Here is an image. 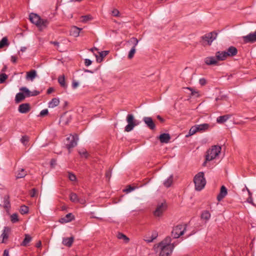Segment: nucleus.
<instances>
[{"mask_svg":"<svg viewBox=\"0 0 256 256\" xmlns=\"http://www.w3.org/2000/svg\"><path fill=\"white\" fill-rule=\"evenodd\" d=\"M30 21L36 24L40 30L46 28L49 24V21L46 19H42L37 14L31 13L29 16Z\"/></svg>","mask_w":256,"mask_h":256,"instance_id":"1","label":"nucleus"},{"mask_svg":"<svg viewBox=\"0 0 256 256\" xmlns=\"http://www.w3.org/2000/svg\"><path fill=\"white\" fill-rule=\"evenodd\" d=\"M195 188L196 190L200 191L202 190L206 184V180L204 176V172H199L194 178Z\"/></svg>","mask_w":256,"mask_h":256,"instance_id":"2","label":"nucleus"},{"mask_svg":"<svg viewBox=\"0 0 256 256\" xmlns=\"http://www.w3.org/2000/svg\"><path fill=\"white\" fill-rule=\"evenodd\" d=\"M221 146H213L210 148L208 150L206 155V161H210L214 158L220 154L221 152Z\"/></svg>","mask_w":256,"mask_h":256,"instance_id":"3","label":"nucleus"},{"mask_svg":"<svg viewBox=\"0 0 256 256\" xmlns=\"http://www.w3.org/2000/svg\"><path fill=\"white\" fill-rule=\"evenodd\" d=\"M158 248H160V256H168L172 252L174 248V244H164V242L159 243L157 246Z\"/></svg>","mask_w":256,"mask_h":256,"instance_id":"4","label":"nucleus"},{"mask_svg":"<svg viewBox=\"0 0 256 256\" xmlns=\"http://www.w3.org/2000/svg\"><path fill=\"white\" fill-rule=\"evenodd\" d=\"M210 127V125L208 124H196L194 126H192L188 134V135H186V137H188L191 136L196 132H203L207 130Z\"/></svg>","mask_w":256,"mask_h":256,"instance_id":"5","label":"nucleus"},{"mask_svg":"<svg viewBox=\"0 0 256 256\" xmlns=\"http://www.w3.org/2000/svg\"><path fill=\"white\" fill-rule=\"evenodd\" d=\"M186 230V226L179 224L174 228L172 232V236L174 238H178L182 236Z\"/></svg>","mask_w":256,"mask_h":256,"instance_id":"6","label":"nucleus"},{"mask_svg":"<svg viewBox=\"0 0 256 256\" xmlns=\"http://www.w3.org/2000/svg\"><path fill=\"white\" fill-rule=\"evenodd\" d=\"M126 122L128 124L125 127V131L129 132L133 130L134 127L136 126L138 124L136 122V120L134 119L133 114H128L126 116Z\"/></svg>","mask_w":256,"mask_h":256,"instance_id":"7","label":"nucleus"},{"mask_svg":"<svg viewBox=\"0 0 256 256\" xmlns=\"http://www.w3.org/2000/svg\"><path fill=\"white\" fill-rule=\"evenodd\" d=\"M66 140L68 142L66 144V147L70 150L77 145L78 140V135L77 134H70L69 137L67 138Z\"/></svg>","mask_w":256,"mask_h":256,"instance_id":"8","label":"nucleus"},{"mask_svg":"<svg viewBox=\"0 0 256 256\" xmlns=\"http://www.w3.org/2000/svg\"><path fill=\"white\" fill-rule=\"evenodd\" d=\"M217 36V33L212 32L206 34L202 37L203 40L206 42L208 44L210 45L212 42L216 38Z\"/></svg>","mask_w":256,"mask_h":256,"instance_id":"9","label":"nucleus"},{"mask_svg":"<svg viewBox=\"0 0 256 256\" xmlns=\"http://www.w3.org/2000/svg\"><path fill=\"white\" fill-rule=\"evenodd\" d=\"M242 39L245 43H253L256 42V30L253 33H250L246 36H244Z\"/></svg>","mask_w":256,"mask_h":256,"instance_id":"10","label":"nucleus"},{"mask_svg":"<svg viewBox=\"0 0 256 256\" xmlns=\"http://www.w3.org/2000/svg\"><path fill=\"white\" fill-rule=\"evenodd\" d=\"M166 204L162 203L160 204L158 206L156 210L154 212V214L155 216H161L163 212L166 210Z\"/></svg>","mask_w":256,"mask_h":256,"instance_id":"11","label":"nucleus"},{"mask_svg":"<svg viewBox=\"0 0 256 256\" xmlns=\"http://www.w3.org/2000/svg\"><path fill=\"white\" fill-rule=\"evenodd\" d=\"M143 121L146 126L150 130H154L156 125L151 117L145 116L143 118Z\"/></svg>","mask_w":256,"mask_h":256,"instance_id":"12","label":"nucleus"},{"mask_svg":"<svg viewBox=\"0 0 256 256\" xmlns=\"http://www.w3.org/2000/svg\"><path fill=\"white\" fill-rule=\"evenodd\" d=\"M228 194L227 189L225 186H222L220 188V192L216 197L218 202H220Z\"/></svg>","mask_w":256,"mask_h":256,"instance_id":"13","label":"nucleus"},{"mask_svg":"<svg viewBox=\"0 0 256 256\" xmlns=\"http://www.w3.org/2000/svg\"><path fill=\"white\" fill-rule=\"evenodd\" d=\"M30 105L28 103L20 104L18 106V111L22 114H26L30 110Z\"/></svg>","mask_w":256,"mask_h":256,"instance_id":"14","label":"nucleus"},{"mask_svg":"<svg viewBox=\"0 0 256 256\" xmlns=\"http://www.w3.org/2000/svg\"><path fill=\"white\" fill-rule=\"evenodd\" d=\"M204 62L208 66L217 65L218 62L215 56H208L204 59Z\"/></svg>","mask_w":256,"mask_h":256,"instance_id":"15","label":"nucleus"},{"mask_svg":"<svg viewBox=\"0 0 256 256\" xmlns=\"http://www.w3.org/2000/svg\"><path fill=\"white\" fill-rule=\"evenodd\" d=\"M225 52L227 57L234 56H236L238 54V50L234 46H230L227 49L226 51Z\"/></svg>","mask_w":256,"mask_h":256,"instance_id":"16","label":"nucleus"},{"mask_svg":"<svg viewBox=\"0 0 256 256\" xmlns=\"http://www.w3.org/2000/svg\"><path fill=\"white\" fill-rule=\"evenodd\" d=\"M74 219V216L72 213H68L64 217L61 218L59 221L62 224H64L70 222Z\"/></svg>","mask_w":256,"mask_h":256,"instance_id":"17","label":"nucleus"},{"mask_svg":"<svg viewBox=\"0 0 256 256\" xmlns=\"http://www.w3.org/2000/svg\"><path fill=\"white\" fill-rule=\"evenodd\" d=\"M216 57L218 62L224 60L228 58L225 51L217 52L216 53Z\"/></svg>","mask_w":256,"mask_h":256,"instance_id":"18","label":"nucleus"},{"mask_svg":"<svg viewBox=\"0 0 256 256\" xmlns=\"http://www.w3.org/2000/svg\"><path fill=\"white\" fill-rule=\"evenodd\" d=\"M158 138L160 142L167 144L170 139V136L168 134L164 133L159 136Z\"/></svg>","mask_w":256,"mask_h":256,"instance_id":"19","label":"nucleus"},{"mask_svg":"<svg viewBox=\"0 0 256 256\" xmlns=\"http://www.w3.org/2000/svg\"><path fill=\"white\" fill-rule=\"evenodd\" d=\"M37 76L36 72L34 70H32L26 72V78L28 80L32 81Z\"/></svg>","mask_w":256,"mask_h":256,"instance_id":"20","label":"nucleus"},{"mask_svg":"<svg viewBox=\"0 0 256 256\" xmlns=\"http://www.w3.org/2000/svg\"><path fill=\"white\" fill-rule=\"evenodd\" d=\"M82 30V28H81L74 26L71 28L70 30V34L74 37H78L79 36L80 32Z\"/></svg>","mask_w":256,"mask_h":256,"instance_id":"21","label":"nucleus"},{"mask_svg":"<svg viewBox=\"0 0 256 256\" xmlns=\"http://www.w3.org/2000/svg\"><path fill=\"white\" fill-rule=\"evenodd\" d=\"M74 238L72 236L70 238H64L62 240V244L68 247H70L72 246L73 242H74Z\"/></svg>","mask_w":256,"mask_h":256,"instance_id":"22","label":"nucleus"},{"mask_svg":"<svg viewBox=\"0 0 256 256\" xmlns=\"http://www.w3.org/2000/svg\"><path fill=\"white\" fill-rule=\"evenodd\" d=\"M9 196L6 194L4 196V208L6 210V211H8L10 208V202L9 200Z\"/></svg>","mask_w":256,"mask_h":256,"instance_id":"23","label":"nucleus"},{"mask_svg":"<svg viewBox=\"0 0 256 256\" xmlns=\"http://www.w3.org/2000/svg\"><path fill=\"white\" fill-rule=\"evenodd\" d=\"M26 172L24 168H20L16 172V178H24L26 175Z\"/></svg>","mask_w":256,"mask_h":256,"instance_id":"24","label":"nucleus"},{"mask_svg":"<svg viewBox=\"0 0 256 256\" xmlns=\"http://www.w3.org/2000/svg\"><path fill=\"white\" fill-rule=\"evenodd\" d=\"M60 104V100L58 98H53L48 103V107L54 108L58 106Z\"/></svg>","mask_w":256,"mask_h":256,"instance_id":"25","label":"nucleus"},{"mask_svg":"<svg viewBox=\"0 0 256 256\" xmlns=\"http://www.w3.org/2000/svg\"><path fill=\"white\" fill-rule=\"evenodd\" d=\"M230 118V115L226 114L220 116L217 118L216 122L219 124H222L226 122L228 119Z\"/></svg>","mask_w":256,"mask_h":256,"instance_id":"26","label":"nucleus"},{"mask_svg":"<svg viewBox=\"0 0 256 256\" xmlns=\"http://www.w3.org/2000/svg\"><path fill=\"white\" fill-rule=\"evenodd\" d=\"M9 231L10 228L8 227L4 228L3 232L2 234V242H4V240H6L8 238Z\"/></svg>","mask_w":256,"mask_h":256,"instance_id":"27","label":"nucleus"},{"mask_svg":"<svg viewBox=\"0 0 256 256\" xmlns=\"http://www.w3.org/2000/svg\"><path fill=\"white\" fill-rule=\"evenodd\" d=\"M26 98V96L22 92L18 93L15 98V101L16 103H19L24 100Z\"/></svg>","mask_w":256,"mask_h":256,"instance_id":"28","label":"nucleus"},{"mask_svg":"<svg viewBox=\"0 0 256 256\" xmlns=\"http://www.w3.org/2000/svg\"><path fill=\"white\" fill-rule=\"evenodd\" d=\"M10 44L7 37H4L0 41V48H2L4 46H8Z\"/></svg>","mask_w":256,"mask_h":256,"instance_id":"29","label":"nucleus"},{"mask_svg":"<svg viewBox=\"0 0 256 256\" xmlns=\"http://www.w3.org/2000/svg\"><path fill=\"white\" fill-rule=\"evenodd\" d=\"M173 182V176L172 175L170 176L164 182V186L168 188L171 186Z\"/></svg>","mask_w":256,"mask_h":256,"instance_id":"30","label":"nucleus"},{"mask_svg":"<svg viewBox=\"0 0 256 256\" xmlns=\"http://www.w3.org/2000/svg\"><path fill=\"white\" fill-rule=\"evenodd\" d=\"M31 240L32 237L30 235L26 234H25V238L22 242L21 245L22 246H26L31 241Z\"/></svg>","mask_w":256,"mask_h":256,"instance_id":"31","label":"nucleus"},{"mask_svg":"<svg viewBox=\"0 0 256 256\" xmlns=\"http://www.w3.org/2000/svg\"><path fill=\"white\" fill-rule=\"evenodd\" d=\"M58 82L62 87L66 88V85L65 82V78L64 75L60 76L58 78Z\"/></svg>","mask_w":256,"mask_h":256,"instance_id":"32","label":"nucleus"},{"mask_svg":"<svg viewBox=\"0 0 256 256\" xmlns=\"http://www.w3.org/2000/svg\"><path fill=\"white\" fill-rule=\"evenodd\" d=\"M201 218L202 219L208 220L210 218V214L208 211L204 210L202 212Z\"/></svg>","mask_w":256,"mask_h":256,"instance_id":"33","label":"nucleus"},{"mask_svg":"<svg viewBox=\"0 0 256 256\" xmlns=\"http://www.w3.org/2000/svg\"><path fill=\"white\" fill-rule=\"evenodd\" d=\"M117 237L118 239L124 240L126 242H129V238L124 234L121 232H118L117 235Z\"/></svg>","mask_w":256,"mask_h":256,"instance_id":"34","label":"nucleus"},{"mask_svg":"<svg viewBox=\"0 0 256 256\" xmlns=\"http://www.w3.org/2000/svg\"><path fill=\"white\" fill-rule=\"evenodd\" d=\"M158 236V234L156 232L153 233L152 236L150 238L146 237L144 239L145 241L147 242H151L155 240Z\"/></svg>","mask_w":256,"mask_h":256,"instance_id":"35","label":"nucleus"},{"mask_svg":"<svg viewBox=\"0 0 256 256\" xmlns=\"http://www.w3.org/2000/svg\"><path fill=\"white\" fill-rule=\"evenodd\" d=\"M70 198L72 202H78V198L76 193L72 192L70 194Z\"/></svg>","mask_w":256,"mask_h":256,"instance_id":"36","label":"nucleus"},{"mask_svg":"<svg viewBox=\"0 0 256 256\" xmlns=\"http://www.w3.org/2000/svg\"><path fill=\"white\" fill-rule=\"evenodd\" d=\"M128 43H132L133 44L132 48H136V46L138 45V40L134 37H132L128 42Z\"/></svg>","mask_w":256,"mask_h":256,"instance_id":"37","label":"nucleus"},{"mask_svg":"<svg viewBox=\"0 0 256 256\" xmlns=\"http://www.w3.org/2000/svg\"><path fill=\"white\" fill-rule=\"evenodd\" d=\"M20 212L22 214H26L28 212V208L25 205H23L20 206Z\"/></svg>","mask_w":256,"mask_h":256,"instance_id":"38","label":"nucleus"},{"mask_svg":"<svg viewBox=\"0 0 256 256\" xmlns=\"http://www.w3.org/2000/svg\"><path fill=\"white\" fill-rule=\"evenodd\" d=\"M78 153L82 157H84L86 158H88L89 156L88 152L86 150H84V149L80 150L78 151Z\"/></svg>","mask_w":256,"mask_h":256,"instance_id":"39","label":"nucleus"},{"mask_svg":"<svg viewBox=\"0 0 256 256\" xmlns=\"http://www.w3.org/2000/svg\"><path fill=\"white\" fill-rule=\"evenodd\" d=\"M30 140V138L27 136H24L22 137L20 139V142L24 146H26L28 141Z\"/></svg>","mask_w":256,"mask_h":256,"instance_id":"40","label":"nucleus"},{"mask_svg":"<svg viewBox=\"0 0 256 256\" xmlns=\"http://www.w3.org/2000/svg\"><path fill=\"white\" fill-rule=\"evenodd\" d=\"M20 90L23 91L25 93L24 96H26V97L31 96L30 91L28 88L26 87H22L21 88H20Z\"/></svg>","mask_w":256,"mask_h":256,"instance_id":"41","label":"nucleus"},{"mask_svg":"<svg viewBox=\"0 0 256 256\" xmlns=\"http://www.w3.org/2000/svg\"><path fill=\"white\" fill-rule=\"evenodd\" d=\"M10 220L12 223H16L18 221V215L17 214L14 213L11 215Z\"/></svg>","mask_w":256,"mask_h":256,"instance_id":"42","label":"nucleus"},{"mask_svg":"<svg viewBox=\"0 0 256 256\" xmlns=\"http://www.w3.org/2000/svg\"><path fill=\"white\" fill-rule=\"evenodd\" d=\"M136 50L134 48H131V50L129 52L128 56V57L129 59H132L134 57V54L136 52Z\"/></svg>","mask_w":256,"mask_h":256,"instance_id":"43","label":"nucleus"},{"mask_svg":"<svg viewBox=\"0 0 256 256\" xmlns=\"http://www.w3.org/2000/svg\"><path fill=\"white\" fill-rule=\"evenodd\" d=\"M8 76L5 74H0V84H2L7 79Z\"/></svg>","mask_w":256,"mask_h":256,"instance_id":"44","label":"nucleus"},{"mask_svg":"<svg viewBox=\"0 0 256 256\" xmlns=\"http://www.w3.org/2000/svg\"><path fill=\"white\" fill-rule=\"evenodd\" d=\"M68 177L71 181H75L76 179V176L72 172H68Z\"/></svg>","mask_w":256,"mask_h":256,"instance_id":"45","label":"nucleus"},{"mask_svg":"<svg viewBox=\"0 0 256 256\" xmlns=\"http://www.w3.org/2000/svg\"><path fill=\"white\" fill-rule=\"evenodd\" d=\"M91 18H92V17L89 15L84 16H82V22H86L91 20Z\"/></svg>","mask_w":256,"mask_h":256,"instance_id":"46","label":"nucleus"},{"mask_svg":"<svg viewBox=\"0 0 256 256\" xmlns=\"http://www.w3.org/2000/svg\"><path fill=\"white\" fill-rule=\"evenodd\" d=\"M48 109L42 110L40 114V116H44L47 115L48 114Z\"/></svg>","mask_w":256,"mask_h":256,"instance_id":"47","label":"nucleus"},{"mask_svg":"<svg viewBox=\"0 0 256 256\" xmlns=\"http://www.w3.org/2000/svg\"><path fill=\"white\" fill-rule=\"evenodd\" d=\"M108 54V51L104 50L100 52V56L103 59L104 57L107 56Z\"/></svg>","mask_w":256,"mask_h":256,"instance_id":"48","label":"nucleus"},{"mask_svg":"<svg viewBox=\"0 0 256 256\" xmlns=\"http://www.w3.org/2000/svg\"><path fill=\"white\" fill-rule=\"evenodd\" d=\"M171 238L170 237H166L165 240L162 242H164V244H170Z\"/></svg>","mask_w":256,"mask_h":256,"instance_id":"49","label":"nucleus"},{"mask_svg":"<svg viewBox=\"0 0 256 256\" xmlns=\"http://www.w3.org/2000/svg\"><path fill=\"white\" fill-rule=\"evenodd\" d=\"M112 15L114 16H118L120 14L119 11L117 9H114L112 12Z\"/></svg>","mask_w":256,"mask_h":256,"instance_id":"50","label":"nucleus"},{"mask_svg":"<svg viewBox=\"0 0 256 256\" xmlns=\"http://www.w3.org/2000/svg\"><path fill=\"white\" fill-rule=\"evenodd\" d=\"M37 194V190L36 188H32V191L30 192V195L31 197H34L36 196V194Z\"/></svg>","mask_w":256,"mask_h":256,"instance_id":"51","label":"nucleus"},{"mask_svg":"<svg viewBox=\"0 0 256 256\" xmlns=\"http://www.w3.org/2000/svg\"><path fill=\"white\" fill-rule=\"evenodd\" d=\"M92 63V62L90 59L86 58L84 60V64L88 66H90Z\"/></svg>","mask_w":256,"mask_h":256,"instance_id":"52","label":"nucleus"},{"mask_svg":"<svg viewBox=\"0 0 256 256\" xmlns=\"http://www.w3.org/2000/svg\"><path fill=\"white\" fill-rule=\"evenodd\" d=\"M199 83L201 86H204L206 84V82L205 78H202L200 79Z\"/></svg>","mask_w":256,"mask_h":256,"instance_id":"53","label":"nucleus"},{"mask_svg":"<svg viewBox=\"0 0 256 256\" xmlns=\"http://www.w3.org/2000/svg\"><path fill=\"white\" fill-rule=\"evenodd\" d=\"M78 202H79L80 204H85L86 203V201L84 198H78Z\"/></svg>","mask_w":256,"mask_h":256,"instance_id":"54","label":"nucleus"},{"mask_svg":"<svg viewBox=\"0 0 256 256\" xmlns=\"http://www.w3.org/2000/svg\"><path fill=\"white\" fill-rule=\"evenodd\" d=\"M40 92H38L36 90H34L32 92L30 91L31 96H36L40 94Z\"/></svg>","mask_w":256,"mask_h":256,"instance_id":"55","label":"nucleus"},{"mask_svg":"<svg viewBox=\"0 0 256 256\" xmlns=\"http://www.w3.org/2000/svg\"><path fill=\"white\" fill-rule=\"evenodd\" d=\"M247 202L248 203H250L251 204H252V206H255L254 203V202H253V200H252V196H249V197L247 199Z\"/></svg>","mask_w":256,"mask_h":256,"instance_id":"56","label":"nucleus"},{"mask_svg":"<svg viewBox=\"0 0 256 256\" xmlns=\"http://www.w3.org/2000/svg\"><path fill=\"white\" fill-rule=\"evenodd\" d=\"M78 86V83L76 80H73L72 82V87L74 89L76 88Z\"/></svg>","mask_w":256,"mask_h":256,"instance_id":"57","label":"nucleus"},{"mask_svg":"<svg viewBox=\"0 0 256 256\" xmlns=\"http://www.w3.org/2000/svg\"><path fill=\"white\" fill-rule=\"evenodd\" d=\"M134 190V188L130 186H128V188L126 189L125 190H124V191H125L127 192H131Z\"/></svg>","mask_w":256,"mask_h":256,"instance_id":"58","label":"nucleus"},{"mask_svg":"<svg viewBox=\"0 0 256 256\" xmlns=\"http://www.w3.org/2000/svg\"><path fill=\"white\" fill-rule=\"evenodd\" d=\"M17 57L14 56H11V61L13 63H16L17 61Z\"/></svg>","mask_w":256,"mask_h":256,"instance_id":"59","label":"nucleus"},{"mask_svg":"<svg viewBox=\"0 0 256 256\" xmlns=\"http://www.w3.org/2000/svg\"><path fill=\"white\" fill-rule=\"evenodd\" d=\"M187 89L190 90L191 92H192V96H194L196 94H198V92H196L194 90H193V89L191 88H186Z\"/></svg>","mask_w":256,"mask_h":256,"instance_id":"60","label":"nucleus"},{"mask_svg":"<svg viewBox=\"0 0 256 256\" xmlns=\"http://www.w3.org/2000/svg\"><path fill=\"white\" fill-rule=\"evenodd\" d=\"M54 91V89L53 88L50 87L47 90V94H50L52 92Z\"/></svg>","mask_w":256,"mask_h":256,"instance_id":"61","label":"nucleus"},{"mask_svg":"<svg viewBox=\"0 0 256 256\" xmlns=\"http://www.w3.org/2000/svg\"><path fill=\"white\" fill-rule=\"evenodd\" d=\"M50 43L54 45L55 46H56L57 47V48H58V47L59 46V42H53V41H51L50 42Z\"/></svg>","mask_w":256,"mask_h":256,"instance_id":"62","label":"nucleus"},{"mask_svg":"<svg viewBox=\"0 0 256 256\" xmlns=\"http://www.w3.org/2000/svg\"><path fill=\"white\" fill-rule=\"evenodd\" d=\"M156 118L161 122H164V120L160 115H158Z\"/></svg>","mask_w":256,"mask_h":256,"instance_id":"63","label":"nucleus"},{"mask_svg":"<svg viewBox=\"0 0 256 256\" xmlns=\"http://www.w3.org/2000/svg\"><path fill=\"white\" fill-rule=\"evenodd\" d=\"M3 256H9V252L8 250H4Z\"/></svg>","mask_w":256,"mask_h":256,"instance_id":"64","label":"nucleus"}]
</instances>
